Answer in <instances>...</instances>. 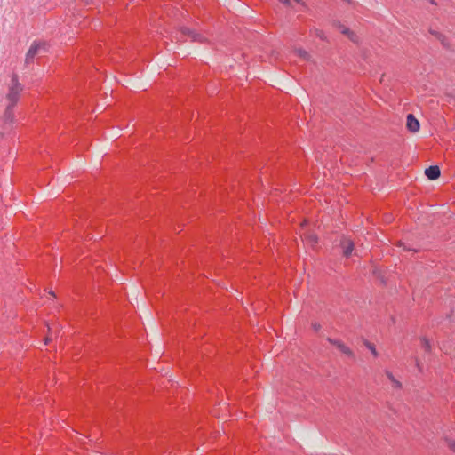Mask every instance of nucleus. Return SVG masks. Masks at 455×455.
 I'll use <instances>...</instances> for the list:
<instances>
[{"label": "nucleus", "instance_id": "nucleus-1", "mask_svg": "<svg viewBox=\"0 0 455 455\" xmlns=\"http://www.w3.org/2000/svg\"><path fill=\"white\" fill-rule=\"evenodd\" d=\"M22 91L23 85L19 82L18 76L13 74L12 76V84L10 85L8 93L6 95V99L9 102L7 106H12L14 108Z\"/></svg>", "mask_w": 455, "mask_h": 455}, {"label": "nucleus", "instance_id": "nucleus-2", "mask_svg": "<svg viewBox=\"0 0 455 455\" xmlns=\"http://www.w3.org/2000/svg\"><path fill=\"white\" fill-rule=\"evenodd\" d=\"M14 122L13 107L7 106L3 116L0 118V134H4L12 128Z\"/></svg>", "mask_w": 455, "mask_h": 455}, {"label": "nucleus", "instance_id": "nucleus-3", "mask_svg": "<svg viewBox=\"0 0 455 455\" xmlns=\"http://www.w3.org/2000/svg\"><path fill=\"white\" fill-rule=\"evenodd\" d=\"M42 51H47V44L44 41H34L26 54L25 63H32L35 57Z\"/></svg>", "mask_w": 455, "mask_h": 455}, {"label": "nucleus", "instance_id": "nucleus-4", "mask_svg": "<svg viewBox=\"0 0 455 455\" xmlns=\"http://www.w3.org/2000/svg\"><path fill=\"white\" fill-rule=\"evenodd\" d=\"M340 247L342 249L343 256L346 258H348L351 256V254L355 249V243L350 238L342 236V238L340 240Z\"/></svg>", "mask_w": 455, "mask_h": 455}, {"label": "nucleus", "instance_id": "nucleus-5", "mask_svg": "<svg viewBox=\"0 0 455 455\" xmlns=\"http://www.w3.org/2000/svg\"><path fill=\"white\" fill-rule=\"evenodd\" d=\"M327 341L330 344L335 346L340 352L347 355L348 357H351V358L355 357L354 352L347 346H346L341 340L328 338Z\"/></svg>", "mask_w": 455, "mask_h": 455}, {"label": "nucleus", "instance_id": "nucleus-6", "mask_svg": "<svg viewBox=\"0 0 455 455\" xmlns=\"http://www.w3.org/2000/svg\"><path fill=\"white\" fill-rule=\"evenodd\" d=\"M180 31H181L182 35L188 36L189 38H191V40L193 42L204 43L206 40V38L204 35H202L193 29H190L188 28H182Z\"/></svg>", "mask_w": 455, "mask_h": 455}, {"label": "nucleus", "instance_id": "nucleus-7", "mask_svg": "<svg viewBox=\"0 0 455 455\" xmlns=\"http://www.w3.org/2000/svg\"><path fill=\"white\" fill-rule=\"evenodd\" d=\"M428 32H429V34L434 36L444 48H446V49L451 48L450 41L445 35H443V33H441L437 30L431 28L428 29Z\"/></svg>", "mask_w": 455, "mask_h": 455}, {"label": "nucleus", "instance_id": "nucleus-8", "mask_svg": "<svg viewBox=\"0 0 455 455\" xmlns=\"http://www.w3.org/2000/svg\"><path fill=\"white\" fill-rule=\"evenodd\" d=\"M406 127L411 132H416L419 130V122L412 114L407 116Z\"/></svg>", "mask_w": 455, "mask_h": 455}, {"label": "nucleus", "instance_id": "nucleus-9", "mask_svg": "<svg viewBox=\"0 0 455 455\" xmlns=\"http://www.w3.org/2000/svg\"><path fill=\"white\" fill-rule=\"evenodd\" d=\"M425 174L429 180H434L440 177L441 172L437 165H433L425 170Z\"/></svg>", "mask_w": 455, "mask_h": 455}, {"label": "nucleus", "instance_id": "nucleus-10", "mask_svg": "<svg viewBox=\"0 0 455 455\" xmlns=\"http://www.w3.org/2000/svg\"><path fill=\"white\" fill-rule=\"evenodd\" d=\"M385 374L387 377V379L390 380V382L392 383V386L394 388H396V389L402 388V383L394 377V375L392 374L391 371H386Z\"/></svg>", "mask_w": 455, "mask_h": 455}, {"label": "nucleus", "instance_id": "nucleus-11", "mask_svg": "<svg viewBox=\"0 0 455 455\" xmlns=\"http://www.w3.org/2000/svg\"><path fill=\"white\" fill-rule=\"evenodd\" d=\"M310 33L323 41L328 40L325 33L322 29L315 28L314 29H311Z\"/></svg>", "mask_w": 455, "mask_h": 455}, {"label": "nucleus", "instance_id": "nucleus-12", "mask_svg": "<svg viewBox=\"0 0 455 455\" xmlns=\"http://www.w3.org/2000/svg\"><path fill=\"white\" fill-rule=\"evenodd\" d=\"M363 344L371 352V354L374 357H378L379 354H378V351L376 350L374 344L368 341L367 339L363 340Z\"/></svg>", "mask_w": 455, "mask_h": 455}, {"label": "nucleus", "instance_id": "nucleus-13", "mask_svg": "<svg viewBox=\"0 0 455 455\" xmlns=\"http://www.w3.org/2000/svg\"><path fill=\"white\" fill-rule=\"evenodd\" d=\"M333 26L336 27L337 28H339L340 30V32L347 36V34L349 32V28H347L346 26H344L343 24H341L340 21H334L333 22Z\"/></svg>", "mask_w": 455, "mask_h": 455}, {"label": "nucleus", "instance_id": "nucleus-14", "mask_svg": "<svg viewBox=\"0 0 455 455\" xmlns=\"http://www.w3.org/2000/svg\"><path fill=\"white\" fill-rule=\"evenodd\" d=\"M421 345H422V347L427 351V352H429L431 350V345H430V342L426 338H422L421 339Z\"/></svg>", "mask_w": 455, "mask_h": 455}, {"label": "nucleus", "instance_id": "nucleus-15", "mask_svg": "<svg viewBox=\"0 0 455 455\" xmlns=\"http://www.w3.org/2000/svg\"><path fill=\"white\" fill-rule=\"evenodd\" d=\"M347 36L354 43L358 42L357 35L352 30H349V32L347 34Z\"/></svg>", "mask_w": 455, "mask_h": 455}, {"label": "nucleus", "instance_id": "nucleus-16", "mask_svg": "<svg viewBox=\"0 0 455 455\" xmlns=\"http://www.w3.org/2000/svg\"><path fill=\"white\" fill-rule=\"evenodd\" d=\"M297 52H298L299 56H300L301 58H303L305 60H307L309 58L308 52L305 50L299 49V50H298Z\"/></svg>", "mask_w": 455, "mask_h": 455}, {"label": "nucleus", "instance_id": "nucleus-17", "mask_svg": "<svg viewBox=\"0 0 455 455\" xmlns=\"http://www.w3.org/2000/svg\"><path fill=\"white\" fill-rule=\"evenodd\" d=\"M447 445L448 447L455 452V441L453 440H447Z\"/></svg>", "mask_w": 455, "mask_h": 455}, {"label": "nucleus", "instance_id": "nucleus-18", "mask_svg": "<svg viewBox=\"0 0 455 455\" xmlns=\"http://www.w3.org/2000/svg\"><path fill=\"white\" fill-rule=\"evenodd\" d=\"M307 239H308V240H309V242H310V243H317V241H318L317 236H316V235H309L307 236Z\"/></svg>", "mask_w": 455, "mask_h": 455}, {"label": "nucleus", "instance_id": "nucleus-19", "mask_svg": "<svg viewBox=\"0 0 455 455\" xmlns=\"http://www.w3.org/2000/svg\"><path fill=\"white\" fill-rule=\"evenodd\" d=\"M398 245H399V246H403V250H405V251H416V250H412V249H411V248L406 247V246L404 245V243H403L402 242H399V244H398Z\"/></svg>", "mask_w": 455, "mask_h": 455}, {"label": "nucleus", "instance_id": "nucleus-20", "mask_svg": "<svg viewBox=\"0 0 455 455\" xmlns=\"http://www.w3.org/2000/svg\"><path fill=\"white\" fill-rule=\"evenodd\" d=\"M313 328H314L315 331H318V330L321 328V326H320V324H319V323H314V324H313Z\"/></svg>", "mask_w": 455, "mask_h": 455}, {"label": "nucleus", "instance_id": "nucleus-21", "mask_svg": "<svg viewBox=\"0 0 455 455\" xmlns=\"http://www.w3.org/2000/svg\"><path fill=\"white\" fill-rule=\"evenodd\" d=\"M51 340V338L49 336H46L44 339V343L48 344V342Z\"/></svg>", "mask_w": 455, "mask_h": 455}, {"label": "nucleus", "instance_id": "nucleus-22", "mask_svg": "<svg viewBox=\"0 0 455 455\" xmlns=\"http://www.w3.org/2000/svg\"><path fill=\"white\" fill-rule=\"evenodd\" d=\"M417 367H418L419 371H422L421 366H420V364H419V363L418 361H417Z\"/></svg>", "mask_w": 455, "mask_h": 455}, {"label": "nucleus", "instance_id": "nucleus-23", "mask_svg": "<svg viewBox=\"0 0 455 455\" xmlns=\"http://www.w3.org/2000/svg\"><path fill=\"white\" fill-rule=\"evenodd\" d=\"M429 3L432 4H436L435 0H429Z\"/></svg>", "mask_w": 455, "mask_h": 455}]
</instances>
